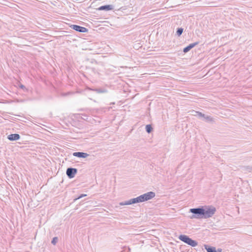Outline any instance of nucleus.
Returning a JSON list of instances; mask_svg holds the SVG:
<instances>
[{
  "mask_svg": "<svg viewBox=\"0 0 252 252\" xmlns=\"http://www.w3.org/2000/svg\"><path fill=\"white\" fill-rule=\"evenodd\" d=\"M189 212L192 214V216L190 217L191 219H206L212 217L216 213V209L212 205H205L191 208Z\"/></svg>",
  "mask_w": 252,
  "mask_h": 252,
  "instance_id": "obj_1",
  "label": "nucleus"
},
{
  "mask_svg": "<svg viewBox=\"0 0 252 252\" xmlns=\"http://www.w3.org/2000/svg\"><path fill=\"white\" fill-rule=\"evenodd\" d=\"M72 155H73V156L75 157H78L79 158H86L89 156V155L86 153L80 152H74L72 154Z\"/></svg>",
  "mask_w": 252,
  "mask_h": 252,
  "instance_id": "obj_8",
  "label": "nucleus"
},
{
  "mask_svg": "<svg viewBox=\"0 0 252 252\" xmlns=\"http://www.w3.org/2000/svg\"><path fill=\"white\" fill-rule=\"evenodd\" d=\"M70 27L72 29L80 32L85 33L88 32V29L86 28L85 27L77 25H71Z\"/></svg>",
  "mask_w": 252,
  "mask_h": 252,
  "instance_id": "obj_5",
  "label": "nucleus"
},
{
  "mask_svg": "<svg viewBox=\"0 0 252 252\" xmlns=\"http://www.w3.org/2000/svg\"><path fill=\"white\" fill-rule=\"evenodd\" d=\"M199 44V42L197 41L191 44H189V45L186 46L183 49V52L185 53H186L188 52H189L192 48L194 47L195 46L198 45Z\"/></svg>",
  "mask_w": 252,
  "mask_h": 252,
  "instance_id": "obj_9",
  "label": "nucleus"
},
{
  "mask_svg": "<svg viewBox=\"0 0 252 252\" xmlns=\"http://www.w3.org/2000/svg\"><path fill=\"white\" fill-rule=\"evenodd\" d=\"M155 195L156 194L154 192L149 191L136 198H132L134 204L146 201L154 198L155 196Z\"/></svg>",
  "mask_w": 252,
  "mask_h": 252,
  "instance_id": "obj_2",
  "label": "nucleus"
},
{
  "mask_svg": "<svg viewBox=\"0 0 252 252\" xmlns=\"http://www.w3.org/2000/svg\"><path fill=\"white\" fill-rule=\"evenodd\" d=\"M184 29L182 28H179L177 29L176 34L178 36H180L183 32Z\"/></svg>",
  "mask_w": 252,
  "mask_h": 252,
  "instance_id": "obj_14",
  "label": "nucleus"
},
{
  "mask_svg": "<svg viewBox=\"0 0 252 252\" xmlns=\"http://www.w3.org/2000/svg\"><path fill=\"white\" fill-rule=\"evenodd\" d=\"M204 118L207 122H212L214 121V119L210 116L205 115V117H204Z\"/></svg>",
  "mask_w": 252,
  "mask_h": 252,
  "instance_id": "obj_15",
  "label": "nucleus"
},
{
  "mask_svg": "<svg viewBox=\"0 0 252 252\" xmlns=\"http://www.w3.org/2000/svg\"><path fill=\"white\" fill-rule=\"evenodd\" d=\"M86 196H87L86 194H81L77 198H75L74 199V201H76V200H78L79 199H80V198H82L83 197H85Z\"/></svg>",
  "mask_w": 252,
  "mask_h": 252,
  "instance_id": "obj_18",
  "label": "nucleus"
},
{
  "mask_svg": "<svg viewBox=\"0 0 252 252\" xmlns=\"http://www.w3.org/2000/svg\"><path fill=\"white\" fill-rule=\"evenodd\" d=\"M204 247L207 252H222V249L220 248L217 250L215 247L208 245H204Z\"/></svg>",
  "mask_w": 252,
  "mask_h": 252,
  "instance_id": "obj_6",
  "label": "nucleus"
},
{
  "mask_svg": "<svg viewBox=\"0 0 252 252\" xmlns=\"http://www.w3.org/2000/svg\"><path fill=\"white\" fill-rule=\"evenodd\" d=\"M146 131L148 133H150L153 130V127L151 125H147L146 126Z\"/></svg>",
  "mask_w": 252,
  "mask_h": 252,
  "instance_id": "obj_13",
  "label": "nucleus"
},
{
  "mask_svg": "<svg viewBox=\"0 0 252 252\" xmlns=\"http://www.w3.org/2000/svg\"><path fill=\"white\" fill-rule=\"evenodd\" d=\"M247 169L250 170V169H251V168L249 167H247Z\"/></svg>",
  "mask_w": 252,
  "mask_h": 252,
  "instance_id": "obj_20",
  "label": "nucleus"
},
{
  "mask_svg": "<svg viewBox=\"0 0 252 252\" xmlns=\"http://www.w3.org/2000/svg\"><path fill=\"white\" fill-rule=\"evenodd\" d=\"M134 204V202L133 201V199H130V200H128V201H125V202H120V205H121V206H123V205H131V204Z\"/></svg>",
  "mask_w": 252,
  "mask_h": 252,
  "instance_id": "obj_12",
  "label": "nucleus"
},
{
  "mask_svg": "<svg viewBox=\"0 0 252 252\" xmlns=\"http://www.w3.org/2000/svg\"><path fill=\"white\" fill-rule=\"evenodd\" d=\"M19 87L23 89V90H25V91H27V89H26V87L24 85H22V84H20V86H19Z\"/></svg>",
  "mask_w": 252,
  "mask_h": 252,
  "instance_id": "obj_19",
  "label": "nucleus"
},
{
  "mask_svg": "<svg viewBox=\"0 0 252 252\" xmlns=\"http://www.w3.org/2000/svg\"><path fill=\"white\" fill-rule=\"evenodd\" d=\"M178 238L180 240L193 247L196 246L198 244L196 241L192 240L186 235H180Z\"/></svg>",
  "mask_w": 252,
  "mask_h": 252,
  "instance_id": "obj_3",
  "label": "nucleus"
},
{
  "mask_svg": "<svg viewBox=\"0 0 252 252\" xmlns=\"http://www.w3.org/2000/svg\"><path fill=\"white\" fill-rule=\"evenodd\" d=\"M77 169L75 168L68 167L66 169V174L69 179H72L77 174Z\"/></svg>",
  "mask_w": 252,
  "mask_h": 252,
  "instance_id": "obj_4",
  "label": "nucleus"
},
{
  "mask_svg": "<svg viewBox=\"0 0 252 252\" xmlns=\"http://www.w3.org/2000/svg\"><path fill=\"white\" fill-rule=\"evenodd\" d=\"M114 6L112 5V4H108V5H102V6H101L100 7H99L98 8H97L96 9L97 10H99V11H101V10H104V11H110V10H112L114 9Z\"/></svg>",
  "mask_w": 252,
  "mask_h": 252,
  "instance_id": "obj_7",
  "label": "nucleus"
},
{
  "mask_svg": "<svg viewBox=\"0 0 252 252\" xmlns=\"http://www.w3.org/2000/svg\"><path fill=\"white\" fill-rule=\"evenodd\" d=\"M194 112L197 114V115L199 116V117H205V115L202 113L201 112H199V111H194Z\"/></svg>",
  "mask_w": 252,
  "mask_h": 252,
  "instance_id": "obj_17",
  "label": "nucleus"
},
{
  "mask_svg": "<svg viewBox=\"0 0 252 252\" xmlns=\"http://www.w3.org/2000/svg\"><path fill=\"white\" fill-rule=\"evenodd\" d=\"M58 241V238L57 237H55L52 239L51 243L53 245H55L57 244Z\"/></svg>",
  "mask_w": 252,
  "mask_h": 252,
  "instance_id": "obj_16",
  "label": "nucleus"
},
{
  "mask_svg": "<svg viewBox=\"0 0 252 252\" xmlns=\"http://www.w3.org/2000/svg\"><path fill=\"white\" fill-rule=\"evenodd\" d=\"M20 135L17 133L11 134L7 136V139L9 141H13L20 139Z\"/></svg>",
  "mask_w": 252,
  "mask_h": 252,
  "instance_id": "obj_10",
  "label": "nucleus"
},
{
  "mask_svg": "<svg viewBox=\"0 0 252 252\" xmlns=\"http://www.w3.org/2000/svg\"><path fill=\"white\" fill-rule=\"evenodd\" d=\"M91 90L95 92L96 93L98 94H101V93H106L108 92L107 90L104 88H98V89H91Z\"/></svg>",
  "mask_w": 252,
  "mask_h": 252,
  "instance_id": "obj_11",
  "label": "nucleus"
}]
</instances>
